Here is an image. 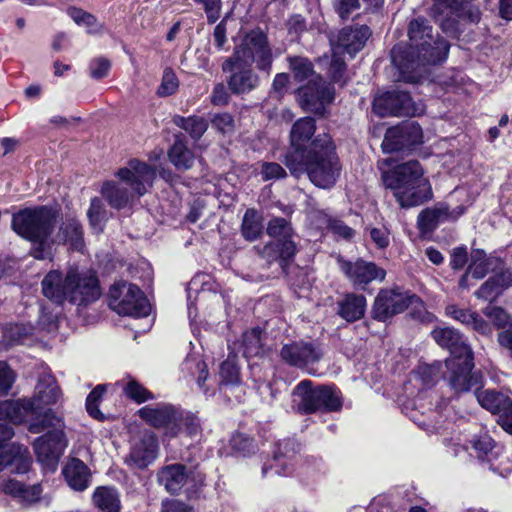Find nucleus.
Returning a JSON list of instances; mask_svg holds the SVG:
<instances>
[{"instance_id":"obj_9","label":"nucleus","mask_w":512,"mask_h":512,"mask_svg":"<svg viewBox=\"0 0 512 512\" xmlns=\"http://www.w3.org/2000/svg\"><path fill=\"white\" fill-rule=\"evenodd\" d=\"M266 231L275 241L258 248V253L263 259L271 263L277 260L287 261L294 257L297 251L293 240L294 230L286 219L278 217L270 220Z\"/></svg>"},{"instance_id":"obj_57","label":"nucleus","mask_w":512,"mask_h":512,"mask_svg":"<svg viewBox=\"0 0 512 512\" xmlns=\"http://www.w3.org/2000/svg\"><path fill=\"white\" fill-rule=\"evenodd\" d=\"M483 314L497 327L501 328L506 325L509 316L504 309L497 306L488 305Z\"/></svg>"},{"instance_id":"obj_55","label":"nucleus","mask_w":512,"mask_h":512,"mask_svg":"<svg viewBox=\"0 0 512 512\" xmlns=\"http://www.w3.org/2000/svg\"><path fill=\"white\" fill-rule=\"evenodd\" d=\"M260 175L263 181L278 180L286 177L285 169L275 162H261Z\"/></svg>"},{"instance_id":"obj_7","label":"nucleus","mask_w":512,"mask_h":512,"mask_svg":"<svg viewBox=\"0 0 512 512\" xmlns=\"http://www.w3.org/2000/svg\"><path fill=\"white\" fill-rule=\"evenodd\" d=\"M60 398L61 392L55 379L50 374L41 376L35 387L34 396L30 399L41 421H33L29 425V431L31 433L38 434L45 428H59L62 426L60 417L56 416L51 409L44 410L46 406L56 404Z\"/></svg>"},{"instance_id":"obj_12","label":"nucleus","mask_w":512,"mask_h":512,"mask_svg":"<svg viewBox=\"0 0 512 512\" xmlns=\"http://www.w3.org/2000/svg\"><path fill=\"white\" fill-rule=\"evenodd\" d=\"M373 111L381 116H419L424 113L422 104L413 102L410 95L402 91L386 92L375 97Z\"/></svg>"},{"instance_id":"obj_29","label":"nucleus","mask_w":512,"mask_h":512,"mask_svg":"<svg viewBox=\"0 0 512 512\" xmlns=\"http://www.w3.org/2000/svg\"><path fill=\"white\" fill-rule=\"evenodd\" d=\"M30 415L35 416L34 421H41L30 399L0 402V419L20 424Z\"/></svg>"},{"instance_id":"obj_18","label":"nucleus","mask_w":512,"mask_h":512,"mask_svg":"<svg viewBox=\"0 0 512 512\" xmlns=\"http://www.w3.org/2000/svg\"><path fill=\"white\" fill-rule=\"evenodd\" d=\"M223 72L229 73L228 89L235 95L248 94L259 86L260 79L252 66L242 63L227 65V58L222 63Z\"/></svg>"},{"instance_id":"obj_13","label":"nucleus","mask_w":512,"mask_h":512,"mask_svg":"<svg viewBox=\"0 0 512 512\" xmlns=\"http://www.w3.org/2000/svg\"><path fill=\"white\" fill-rule=\"evenodd\" d=\"M420 299L399 288L381 289L373 303L372 316L378 321H386L396 314L402 313L410 304Z\"/></svg>"},{"instance_id":"obj_39","label":"nucleus","mask_w":512,"mask_h":512,"mask_svg":"<svg viewBox=\"0 0 512 512\" xmlns=\"http://www.w3.org/2000/svg\"><path fill=\"white\" fill-rule=\"evenodd\" d=\"M170 162L179 170H188L194 163L193 153L186 147L185 143L177 139L168 152Z\"/></svg>"},{"instance_id":"obj_1","label":"nucleus","mask_w":512,"mask_h":512,"mask_svg":"<svg viewBox=\"0 0 512 512\" xmlns=\"http://www.w3.org/2000/svg\"><path fill=\"white\" fill-rule=\"evenodd\" d=\"M285 164L293 176L299 178L307 174L310 181L322 189L333 187L342 171L335 144L326 133L315 136L310 145V152L303 157L286 156Z\"/></svg>"},{"instance_id":"obj_16","label":"nucleus","mask_w":512,"mask_h":512,"mask_svg":"<svg viewBox=\"0 0 512 512\" xmlns=\"http://www.w3.org/2000/svg\"><path fill=\"white\" fill-rule=\"evenodd\" d=\"M298 98L303 109L322 115L326 105L334 99V89L326 85L321 76H315L298 89Z\"/></svg>"},{"instance_id":"obj_5","label":"nucleus","mask_w":512,"mask_h":512,"mask_svg":"<svg viewBox=\"0 0 512 512\" xmlns=\"http://www.w3.org/2000/svg\"><path fill=\"white\" fill-rule=\"evenodd\" d=\"M139 416L155 428H163L167 437L185 434L195 437L201 432L198 418L190 412L182 411L171 404L147 405L139 411Z\"/></svg>"},{"instance_id":"obj_38","label":"nucleus","mask_w":512,"mask_h":512,"mask_svg":"<svg viewBox=\"0 0 512 512\" xmlns=\"http://www.w3.org/2000/svg\"><path fill=\"white\" fill-rule=\"evenodd\" d=\"M56 238L59 243H69L72 249L81 250L83 248L82 227L75 219H69L63 223Z\"/></svg>"},{"instance_id":"obj_53","label":"nucleus","mask_w":512,"mask_h":512,"mask_svg":"<svg viewBox=\"0 0 512 512\" xmlns=\"http://www.w3.org/2000/svg\"><path fill=\"white\" fill-rule=\"evenodd\" d=\"M211 125L214 129H216L219 133L224 135L232 134L235 129L234 119L231 114L223 112L217 113L211 118Z\"/></svg>"},{"instance_id":"obj_61","label":"nucleus","mask_w":512,"mask_h":512,"mask_svg":"<svg viewBox=\"0 0 512 512\" xmlns=\"http://www.w3.org/2000/svg\"><path fill=\"white\" fill-rule=\"evenodd\" d=\"M230 99L229 92L223 83H218L214 86L211 93V103L215 106H225Z\"/></svg>"},{"instance_id":"obj_46","label":"nucleus","mask_w":512,"mask_h":512,"mask_svg":"<svg viewBox=\"0 0 512 512\" xmlns=\"http://www.w3.org/2000/svg\"><path fill=\"white\" fill-rule=\"evenodd\" d=\"M287 60L295 80L302 82L307 79L310 80L316 76L313 71L312 63L308 58L302 56H289Z\"/></svg>"},{"instance_id":"obj_3","label":"nucleus","mask_w":512,"mask_h":512,"mask_svg":"<svg viewBox=\"0 0 512 512\" xmlns=\"http://www.w3.org/2000/svg\"><path fill=\"white\" fill-rule=\"evenodd\" d=\"M115 176L121 183L105 182L101 194L111 207L121 209L148 192L156 177V171L143 161L131 159Z\"/></svg>"},{"instance_id":"obj_11","label":"nucleus","mask_w":512,"mask_h":512,"mask_svg":"<svg viewBox=\"0 0 512 512\" xmlns=\"http://www.w3.org/2000/svg\"><path fill=\"white\" fill-rule=\"evenodd\" d=\"M67 299L78 306H86L101 296V289L95 272L70 268L67 271Z\"/></svg>"},{"instance_id":"obj_24","label":"nucleus","mask_w":512,"mask_h":512,"mask_svg":"<svg viewBox=\"0 0 512 512\" xmlns=\"http://www.w3.org/2000/svg\"><path fill=\"white\" fill-rule=\"evenodd\" d=\"M393 196L401 208H412L422 205L433 198L431 183L424 177L412 185L399 187Z\"/></svg>"},{"instance_id":"obj_15","label":"nucleus","mask_w":512,"mask_h":512,"mask_svg":"<svg viewBox=\"0 0 512 512\" xmlns=\"http://www.w3.org/2000/svg\"><path fill=\"white\" fill-rule=\"evenodd\" d=\"M13 435L10 426L0 423V470L11 467V472L25 473L31 464L29 451L25 446L8 443Z\"/></svg>"},{"instance_id":"obj_41","label":"nucleus","mask_w":512,"mask_h":512,"mask_svg":"<svg viewBox=\"0 0 512 512\" xmlns=\"http://www.w3.org/2000/svg\"><path fill=\"white\" fill-rule=\"evenodd\" d=\"M67 13L76 24L84 26L87 29L88 33H102L104 25L101 22H99L94 15L77 7H69L67 9Z\"/></svg>"},{"instance_id":"obj_43","label":"nucleus","mask_w":512,"mask_h":512,"mask_svg":"<svg viewBox=\"0 0 512 512\" xmlns=\"http://www.w3.org/2000/svg\"><path fill=\"white\" fill-rule=\"evenodd\" d=\"M174 123L190 134L193 139H199L208 129V122L199 116H190L188 118L176 116Z\"/></svg>"},{"instance_id":"obj_48","label":"nucleus","mask_w":512,"mask_h":512,"mask_svg":"<svg viewBox=\"0 0 512 512\" xmlns=\"http://www.w3.org/2000/svg\"><path fill=\"white\" fill-rule=\"evenodd\" d=\"M318 394H320L318 410L337 411L341 408L342 401L335 389L321 386L318 387Z\"/></svg>"},{"instance_id":"obj_14","label":"nucleus","mask_w":512,"mask_h":512,"mask_svg":"<svg viewBox=\"0 0 512 512\" xmlns=\"http://www.w3.org/2000/svg\"><path fill=\"white\" fill-rule=\"evenodd\" d=\"M336 262L340 271L356 288L365 289L372 281L382 282L386 276V271L383 268L361 258L351 261L338 255Z\"/></svg>"},{"instance_id":"obj_62","label":"nucleus","mask_w":512,"mask_h":512,"mask_svg":"<svg viewBox=\"0 0 512 512\" xmlns=\"http://www.w3.org/2000/svg\"><path fill=\"white\" fill-rule=\"evenodd\" d=\"M460 5L457 0H434L433 12L435 14H446L454 13L458 11Z\"/></svg>"},{"instance_id":"obj_17","label":"nucleus","mask_w":512,"mask_h":512,"mask_svg":"<svg viewBox=\"0 0 512 512\" xmlns=\"http://www.w3.org/2000/svg\"><path fill=\"white\" fill-rule=\"evenodd\" d=\"M469 204H461L451 208L446 202H439L430 208L422 210L417 218L418 228L423 232L435 230L440 223L456 221L465 212Z\"/></svg>"},{"instance_id":"obj_58","label":"nucleus","mask_w":512,"mask_h":512,"mask_svg":"<svg viewBox=\"0 0 512 512\" xmlns=\"http://www.w3.org/2000/svg\"><path fill=\"white\" fill-rule=\"evenodd\" d=\"M111 63L106 58L93 59L89 64L90 76L93 79L99 80L108 75Z\"/></svg>"},{"instance_id":"obj_19","label":"nucleus","mask_w":512,"mask_h":512,"mask_svg":"<svg viewBox=\"0 0 512 512\" xmlns=\"http://www.w3.org/2000/svg\"><path fill=\"white\" fill-rule=\"evenodd\" d=\"M422 141V129L419 124L415 122L405 123L401 126L388 129L382 148L385 152L400 151L409 148Z\"/></svg>"},{"instance_id":"obj_49","label":"nucleus","mask_w":512,"mask_h":512,"mask_svg":"<svg viewBox=\"0 0 512 512\" xmlns=\"http://www.w3.org/2000/svg\"><path fill=\"white\" fill-rule=\"evenodd\" d=\"M90 225L97 232H102L104 223L107 220V211L103 202L99 198L91 200L90 208L87 212Z\"/></svg>"},{"instance_id":"obj_34","label":"nucleus","mask_w":512,"mask_h":512,"mask_svg":"<svg viewBox=\"0 0 512 512\" xmlns=\"http://www.w3.org/2000/svg\"><path fill=\"white\" fill-rule=\"evenodd\" d=\"M446 315L460 323L472 327L481 334H490L491 327L477 313L467 309H461L456 305L446 307Z\"/></svg>"},{"instance_id":"obj_52","label":"nucleus","mask_w":512,"mask_h":512,"mask_svg":"<svg viewBox=\"0 0 512 512\" xmlns=\"http://www.w3.org/2000/svg\"><path fill=\"white\" fill-rule=\"evenodd\" d=\"M105 392L104 385H97L87 396L86 409L90 416L95 419H102L103 414L98 409V404Z\"/></svg>"},{"instance_id":"obj_35","label":"nucleus","mask_w":512,"mask_h":512,"mask_svg":"<svg viewBox=\"0 0 512 512\" xmlns=\"http://www.w3.org/2000/svg\"><path fill=\"white\" fill-rule=\"evenodd\" d=\"M6 494H10L22 503L30 504L39 500L42 488L39 484L26 486L16 480H8L2 485Z\"/></svg>"},{"instance_id":"obj_63","label":"nucleus","mask_w":512,"mask_h":512,"mask_svg":"<svg viewBox=\"0 0 512 512\" xmlns=\"http://www.w3.org/2000/svg\"><path fill=\"white\" fill-rule=\"evenodd\" d=\"M360 4L358 0H335L334 7L342 19L347 18L351 12L357 10Z\"/></svg>"},{"instance_id":"obj_33","label":"nucleus","mask_w":512,"mask_h":512,"mask_svg":"<svg viewBox=\"0 0 512 512\" xmlns=\"http://www.w3.org/2000/svg\"><path fill=\"white\" fill-rule=\"evenodd\" d=\"M366 298L363 295L348 293L338 303V314L348 322H354L364 316Z\"/></svg>"},{"instance_id":"obj_44","label":"nucleus","mask_w":512,"mask_h":512,"mask_svg":"<svg viewBox=\"0 0 512 512\" xmlns=\"http://www.w3.org/2000/svg\"><path fill=\"white\" fill-rule=\"evenodd\" d=\"M261 329L253 328L246 331L242 337L243 355L246 358L260 356L264 353Z\"/></svg>"},{"instance_id":"obj_31","label":"nucleus","mask_w":512,"mask_h":512,"mask_svg":"<svg viewBox=\"0 0 512 512\" xmlns=\"http://www.w3.org/2000/svg\"><path fill=\"white\" fill-rule=\"evenodd\" d=\"M42 291L51 301L62 304L67 299V274L64 276L60 271H50L42 280Z\"/></svg>"},{"instance_id":"obj_27","label":"nucleus","mask_w":512,"mask_h":512,"mask_svg":"<svg viewBox=\"0 0 512 512\" xmlns=\"http://www.w3.org/2000/svg\"><path fill=\"white\" fill-rule=\"evenodd\" d=\"M433 339L450 351L448 359H462L463 356H471L472 351L466 339L457 330L450 327H438L432 331Z\"/></svg>"},{"instance_id":"obj_6","label":"nucleus","mask_w":512,"mask_h":512,"mask_svg":"<svg viewBox=\"0 0 512 512\" xmlns=\"http://www.w3.org/2000/svg\"><path fill=\"white\" fill-rule=\"evenodd\" d=\"M234 63L249 66L254 63L258 70L270 73L273 63L272 49L267 36L260 29L248 32L235 46L233 54L227 58V65Z\"/></svg>"},{"instance_id":"obj_25","label":"nucleus","mask_w":512,"mask_h":512,"mask_svg":"<svg viewBox=\"0 0 512 512\" xmlns=\"http://www.w3.org/2000/svg\"><path fill=\"white\" fill-rule=\"evenodd\" d=\"M280 356L287 364L302 368L318 362L322 352L311 343L294 342L285 344L280 351Z\"/></svg>"},{"instance_id":"obj_22","label":"nucleus","mask_w":512,"mask_h":512,"mask_svg":"<svg viewBox=\"0 0 512 512\" xmlns=\"http://www.w3.org/2000/svg\"><path fill=\"white\" fill-rule=\"evenodd\" d=\"M158 440L152 432H144L131 447L126 463L135 468L144 469L155 461L158 455Z\"/></svg>"},{"instance_id":"obj_10","label":"nucleus","mask_w":512,"mask_h":512,"mask_svg":"<svg viewBox=\"0 0 512 512\" xmlns=\"http://www.w3.org/2000/svg\"><path fill=\"white\" fill-rule=\"evenodd\" d=\"M109 306L119 315L135 318L146 317L151 306L143 292L132 283L115 282L109 290Z\"/></svg>"},{"instance_id":"obj_32","label":"nucleus","mask_w":512,"mask_h":512,"mask_svg":"<svg viewBox=\"0 0 512 512\" xmlns=\"http://www.w3.org/2000/svg\"><path fill=\"white\" fill-rule=\"evenodd\" d=\"M157 477L167 492L176 494L187 481L186 467L182 464L167 465L159 470Z\"/></svg>"},{"instance_id":"obj_30","label":"nucleus","mask_w":512,"mask_h":512,"mask_svg":"<svg viewBox=\"0 0 512 512\" xmlns=\"http://www.w3.org/2000/svg\"><path fill=\"white\" fill-rule=\"evenodd\" d=\"M68 486L75 491H84L90 485V470L81 460L73 458L63 468Z\"/></svg>"},{"instance_id":"obj_26","label":"nucleus","mask_w":512,"mask_h":512,"mask_svg":"<svg viewBox=\"0 0 512 512\" xmlns=\"http://www.w3.org/2000/svg\"><path fill=\"white\" fill-rule=\"evenodd\" d=\"M316 132L315 120L311 117H303L298 119L292 126L290 131V144L292 151L286 156L299 155L303 157L306 153L310 152V145L315 137L312 139Z\"/></svg>"},{"instance_id":"obj_23","label":"nucleus","mask_w":512,"mask_h":512,"mask_svg":"<svg viewBox=\"0 0 512 512\" xmlns=\"http://www.w3.org/2000/svg\"><path fill=\"white\" fill-rule=\"evenodd\" d=\"M66 446L64 433L60 429L49 432L37 438L34 442V450L38 460L46 465H54Z\"/></svg>"},{"instance_id":"obj_54","label":"nucleus","mask_w":512,"mask_h":512,"mask_svg":"<svg viewBox=\"0 0 512 512\" xmlns=\"http://www.w3.org/2000/svg\"><path fill=\"white\" fill-rule=\"evenodd\" d=\"M503 290L492 276L475 292L477 298L493 301L502 294Z\"/></svg>"},{"instance_id":"obj_56","label":"nucleus","mask_w":512,"mask_h":512,"mask_svg":"<svg viewBox=\"0 0 512 512\" xmlns=\"http://www.w3.org/2000/svg\"><path fill=\"white\" fill-rule=\"evenodd\" d=\"M125 394L132 400L142 403L152 398L151 393L135 380H130L125 389Z\"/></svg>"},{"instance_id":"obj_47","label":"nucleus","mask_w":512,"mask_h":512,"mask_svg":"<svg viewBox=\"0 0 512 512\" xmlns=\"http://www.w3.org/2000/svg\"><path fill=\"white\" fill-rule=\"evenodd\" d=\"M492 265V259L487 258L483 250L476 249L471 253V263L468 266V273L475 279H482L486 276Z\"/></svg>"},{"instance_id":"obj_59","label":"nucleus","mask_w":512,"mask_h":512,"mask_svg":"<svg viewBox=\"0 0 512 512\" xmlns=\"http://www.w3.org/2000/svg\"><path fill=\"white\" fill-rule=\"evenodd\" d=\"M472 447L477 451L479 457H481L488 456L495 447V444L489 435L483 434L472 440Z\"/></svg>"},{"instance_id":"obj_42","label":"nucleus","mask_w":512,"mask_h":512,"mask_svg":"<svg viewBox=\"0 0 512 512\" xmlns=\"http://www.w3.org/2000/svg\"><path fill=\"white\" fill-rule=\"evenodd\" d=\"M263 229L262 217L255 209H248L242 221V234L246 240H256Z\"/></svg>"},{"instance_id":"obj_20","label":"nucleus","mask_w":512,"mask_h":512,"mask_svg":"<svg viewBox=\"0 0 512 512\" xmlns=\"http://www.w3.org/2000/svg\"><path fill=\"white\" fill-rule=\"evenodd\" d=\"M473 358L463 356L462 359H447L445 361L449 370V384L456 393L469 391L479 383V376L472 373Z\"/></svg>"},{"instance_id":"obj_40","label":"nucleus","mask_w":512,"mask_h":512,"mask_svg":"<svg viewBox=\"0 0 512 512\" xmlns=\"http://www.w3.org/2000/svg\"><path fill=\"white\" fill-rule=\"evenodd\" d=\"M319 228H326L336 237L350 240L354 236V230L343 223L340 219L333 218L326 213H319L317 216Z\"/></svg>"},{"instance_id":"obj_64","label":"nucleus","mask_w":512,"mask_h":512,"mask_svg":"<svg viewBox=\"0 0 512 512\" xmlns=\"http://www.w3.org/2000/svg\"><path fill=\"white\" fill-rule=\"evenodd\" d=\"M499 425L509 434L512 435V400L505 405L498 419Z\"/></svg>"},{"instance_id":"obj_51","label":"nucleus","mask_w":512,"mask_h":512,"mask_svg":"<svg viewBox=\"0 0 512 512\" xmlns=\"http://www.w3.org/2000/svg\"><path fill=\"white\" fill-rule=\"evenodd\" d=\"M179 88V80L171 68H166L163 72L161 84L157 89V95L167 97L176 93Z\"/></svg>"},{"instance_id":"obj_2","label":"nucleus","mask_w":512,"mask_h":512,"mask_svg":"<svg viewBox=\"0 0 512 512\" xmlns=\"http://www.w3.org/2000/svg\"><path fill=\"white\" fill-rule=\"evenodd\" d=\"M408 36L409 47L395 45L391 50V60L399 72L398 80L416 82L420 76L419 67L436 63L440 47L433 39L431 26L424 19L410 22Z\"/></svg>"},{"instance_id":"obj_4","label":"nucleus","mask_w":512,"mask_h":512,"mask_svg":"<svg viewBox=\"0 0 512 512\" xmlns=\"http://www.w3.org/2000/svg\"><path fill=\"white\" fill-rule=\"evenodd\" d=\"M57 211L47 206L25 208L12 216V229L22 238L36 244L31 250L35 259L44 260L51 256L47 243L57 220Z\"/></svg>"},{"instance_id":"obj_28","label":"nucleus","mask_w":512,"mask_h":512,"mask_svg":"<svg viewBox=\"0 0 512 512\" xmlns=\"http://www.w3.org/2000/svg\"><path fill=\"white\" fill-rule=\"evenodd\" d=\"M318 387L312 388L309 380L301 381L292 392V408L301 414L318 411Z\"/></svg>"},{"instance_id":"obj_37","label":"nucleus","mask_w":512,"mask_h":512,"mask_svg":"<svg viewBox=\"0 0 512 512\" xmlns=\"http://www.w3.org/2000/svg\"><path fill=\"white\" fill-rule=\"evenodd\" d=\"M478 403L492 413H501L505 405L509 403V396L492 389H477L475 392Z\"/></svg>"},{"instance_id":"obj_8","label":"nucleus","mask_w":512,"mask_h":512,"mask_svg":"<svg viewBox=\"0 0 512 512\" xmlns=\"http://www.w3.org/2000/svg\"><path fill=\"white\" fill-rule=\"evenodd\" d=\"M370 35L371 31L366 25L345 27L339 32L328 68V74L334 82L341 83L342 85L346 82L344 77L346 65L344 60L339 56L340 50L353 56L364 47Z\"/></svg>"},{"instance_id":"obj_36","label":"nucleus","mask_w":512,"mask_h":512,"mask_svg":"<svg viewBox=\"0 0 512 512\" xmlns=\"http://www.w3.org/2000/svg\"><path fill=\"white\" fill-rule=\"evenodd\" d=\"M94 505L103 512H119L121 502L119 493L112 487H98L93 493Z\"/></svg>"},{"instance_id":"obj_50","label":"nucleus","mask_w":512,"mask_h":512,"mask_svg":"<svg viewBox=\"0 0 512 512\" xmlns=\"http://www.w3.org/2000/svg\"><path fill=\"white\" fill-rule=\"evenodd\" d=\"M33 331L31 324H11L5 328L4 337L10 344L20 343Z\"/></svg>"},{"instance_id":"obj_45","label":"nucleus","mask_w":512,"mask_h":512,"mask_svg":"<svg viewBox=\"0 0 512 512\" xmlns=\"http://www.w3.org/2000/svg\"><path fill=\"white\" fill-rule=\"evenodd\" d=\"M219 376L222 385H236L240 383V369L235 354H229L228 358L221 363Z\"/></svg>"},{"instance_id":"obj_60","label":"nucleus","mask_w":512,"mask_h":512,"mask_svg":"<svg viewBox=\"0 0 512 512\" xmlns=\"http://www.w3.org/2000/svg\"><path fill=\"white\" fill-rule=\"evenodd\" d=\"M203 6L210 23L218 20L221 10V0H194Z\"/></svg>"},{"instance_id":"obj_21","label":"nucleus","mask_w":512,"mask_h":512,"mask_svg":"<svg viewBox=\"0 0 512 512\" xmlns=\"http://www.w3.org/2000/svg\"><path fill=\"white\" fill-rule=\"evenodd\" d=\"M424 177L425 172L421 164L418 161L411 160L384 171L381 179L384 186L394 192L399 187L412 185Z\"/></svg>"}]
</instances>
